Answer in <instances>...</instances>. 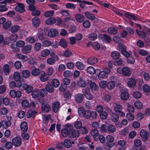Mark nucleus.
I'll return each mask as SVG.
<instances>
[{"mask_svg":"<svg viewBox=\"0 0 150 150\" xmlns=\"http://www.w3.org/2000/svg\"><path fill=\"white\" fill-rule=\"evenodd\" d=\"M73 128V127L70 125L67 124L65 128L63 129L62 131V134L64 137H66L69 133V131Z\"/></svg>","mask_w":150,"mask_h":150,"instance_id":"nucleus-1","label":"nucleus"},{"mask_svg":"<svg viewBox=\"0 0 150 150\" xmlns=\"http://www.w3.org/2000/svg\"><path fill=\"white\" fill-rule=\"evenodd\" d=\"M140 136L143 138V141L145 142L149 136V133L145 130L142 129L140 131Z\"/></svg>","mask_w":150,"mask_h":150,"instance_id":"nucleus-2","label":"nucleus"},{"mask_svg":"<svg viewBox=\"0 0 150 150\" xmlns=\"http://www.w3.org/2000/svg\"><path fill=\"white\" fill-rule=\"evenodd\" d=\"M21 86L23 88V90H25L26 92L28 93H30L33 89V87L31 85L26 83L21 84Z\"/></svg>","mask_w":150,"mask_h":150,"instance_id":"nucleus-3","label":"nucleus"},{"mask_svg":"<svg viewBox=\"0 0 150 150\" xmlns=\"http://www.w3.org/2000/svg\"><path fill=\"white\" fill-rule=\"evenodd\" d=\"M17 5L15 7V9L17 12L23 13L25 11L24 6L23 4L17 3Z\"/></svg>","mask_w":150,"mask_h":150,"instance_id":"nucleus-4","label":"nucleus"},{"mask_svg":"<svg viewBox=\"0 0 150 150\" xmlns=\"http://www.w3.org/2000/svg\"><path fill=\"white\" fill-rule=\"evenodd\" d=\"M12 142L15 146L18 147L20 146L21 144V140L20 137H16L12 139Z\"/></svg>","mask_w":150,"mask_h":150,"instance_id":"nucleus-5","label":"nucleus"},{"mask_svg":"<svg viewBox=\"0 0 150 150\" xmlns=\"http://www.w3.org/2000/svg\"><path fill=\"white\" fill-rule=\"evenodd\" d=\"M79 133L78 130H73L72 129L69 131V136L71 138L78 137L79 136Z\"/></svg>","mask_w":150,"mask_h":150,"instance_id":"nucleus-6","label":"nucleus"},{"mask_svg":"<svg viewBox=\"0 0 150 150\" xmlns=\"http://www.w3.org/2000/svg\"><path fill=\"white\" fill-rule=\"evenodd\" d=\"M50 110V106L46 103H42V104L41 110L43 112H47Z\"/></svg>","mask_w":150,"mask_h":150,"instance_id":"nucleus-7","label":"nucleus"},{"mask_svg":"<svg viewBox=\"0 0 150 150\" xmlns=\"http://www.w3.org/2000/svg\"><path fill=\"white\" fill-rule=\"evenodd\" d=\"M10 95L13 98L15 97L19 98L21 96V93L19 91H17L16 92L14 90H12L10 92Z\"/></svg>","mask_w":150,"mask_h":150,"instance_id":"nucleus-8","label":"nucleus"},{"mask_svg":"<svg viewBox=\"0 0 150 150\" xmlns=\"http://www.w3.org/2000/svg\"><path fill=\"white\" fill-rule=\"evenodd\" d=\"M58 34L57 30L54 28H51L49 30L48 33V35L50 37H55Z\"/></svg>","mask_w":150,"mask_h":150,"instance_id":"nucleus-9","label":"nucleus"},{"mask_svg":"<svg viewBox=\"0 0 150 150\" xmlns=\"http://www.w3.org/2000/svg\"><path fill=\"white\" fill-rule=\"evenodd\" d=\"M99 37L102 39L106 43H110L111 42V39L110 36L106 34L99 35Z\"/></svg>","mask_w":150,"mask_h":150,"instance_id":"nucleus-10","label":"nucleus"},{"mask_svg":"<svg viewBox=\"0 0 150 150\" xmlns=\"http://www.w3.org/2000/svg\"><path fill=\"white\" fill-rule=\"evenodd\" d=\"M91 134L93 136L95 141H98L99 140V132L98 131V130L96 129L92 130L91 132Z\"/></svg>","mask_w":150,"mask_h":150,"instance_id":"nucleus-11","label":"nucleus"},{"mask_svg":"<svg viewBox=\"0 0 150 150\" xmlns=\"http://www.w3.org/2000/svg\"><path fill=\"white\" fill-rule=\"evenodd\" d=\"M46 34L45 32L41 29L38 30V38L41 40L45 39L46 38Z\"/></svg>","mask_w":150,"mask_h":150,"instance_id":"nucleus-12","label":"nucleus"},{"mask_svg":"<svg viewBox=\"0 0 150 150\" xmlns=\"http://www.w3.org/2000/svg\"><path fill=\"white\" fill-rule=\"evenodd\" d=\"M74 144V141H72L69 139H66L64 141V145L65 147L68 148L71 147L72 144Z\"/></svg>","mask_w":150,"mask_h":150,"instance_id":"nucleus-13","label":"nucleus"},{"mask_svg":"<svg viewBox=\"0 0 150 150\" xmlns=\"http://www.w3.org/2000/svg\"><path fill=\"white\" fill-rule=\"evenodd\" d=\"M21 81H18L15 82L14 81H11L10 83V87L11 88L15 87H20L21 86Z\"/></svg>","mask_w":150,"mask_h":150,"instance_id":"nucleus-14","label":"nucleus"},{"mask_svg":"<svg viewBox=\"0 0 150 150\" xmlns=\"http://www.w3.org/2000/svg\"><path fill=\"white\" fill-rule=\"evenodd\" d=\"M122 74L125 76H128L131 74V71L129 68L127 67L122 68Z\"/></svg>","mask_w":150,"mask_h":150,"instance_id":"nucleus-15","label":"nucleus"},{"mask_svg":"<svg viewBox=\"0 0 150 150\" xmlns=\"http://www.w3.org/2000/svg\"><path fill=\"white\" fill-rule=\"evenodd\" d=\"M32 23L33 26L35 27H37L40 24V19L37 17H35L32 19Z\"/></svg>","mask_w":150,"mask_h":150,"instance_id":"nucleus-16","label":"nucleus"},{"mask_svg":"<svg viewBox=\"0 0 150 150\" xmlns=\"http://www.w3.org/2000/svg\"><path fill=\"white\" fill-rule=\"evenodd\" d=\"M32 46L30 45H26L22 49V52L24 53H29L30 52Z\"/></svg>","mask_w":150,"mask_h":150,"instance_id":"nucleus-17","label":"nucleus"},{"mask_svg":"<svg viewBox=\"0 0 150 150\" xmlns=\"http://www.w3.org/2000/svg\"><path fill=\"white\" fill-rule=\"evenodd\" d=\"M83 98V96L82 93H79L76 94L75 97V100L77 103H80L82 102Z\"/></svg>","mask_w":150,"mask_h":150,"instance_id":"nucleus-18","label":"nucleus"},{"mask_svg":"<svg viewBox=\"0 0 150 150\" xmlns=\"http://www.w3.org/2000/svg\"><path fill=\"white\" fill-rule=\"evenodd\" d=\"M97 62V58L94 57H90L87 60L88 63L91 65H94Z\"/></svg>","mask_w":150,"mask_h":150,"instance_id":"nucleus-19","label":"nucleus"},{"mask_svg":"<svg viewBox=\"0 0 150 150\" xmlns=\"http://www.w3.org/2000/svg\"><path fill=\"white\" fill-rule=\"evenodd\" d=\"M127 84L129 87L132 88L136 85V81L134 78H131L129 79Z\"/></svg>","mask_w":150,"mask_h":150,"instance_id":"nucleus-20","label":"nucleus"},{"mask_svg":"<svg viewBox=\"0 0 150 150\" xmlns=\"http://www.w3.org/2000/svg\"><path fill=\"white\" fill-rule=\"evenodd\" d=\"M129 97V94L126 91L122 92L121 94V98L123 100H127Z\"/></svg>","mask_w":150,"mask_h":150,"instance_id":"nucleus-21","label":"nucleus"},{"mask_svg":"<svg viewBox=\"0 0 150 150\" xmlns=\"http://www.w3.org/2000/svg\"><path fill=\"white\" fill-rule=\"evenodd\" d=\"M20 127L21 129L23 132H26L28 129L27 123L25 122H22L21 124Z\"/></svg>","mask_w":150,"mask_h":150,"instance_id":"nucleus-22","label":"nucleus"},{"mask_svg":"<svg viewBox=\"0 0 150 150\" xmlns=\"http://www.w3.org/2000/svg\"><path fill=\"white\" fill-rule=\"evenodd\" d=\"M85 15L88 19L91 20H93L96 18L94 14L89 11L85 12Z\"/></svg>","mask_w":150,"mask_h":150,"instance_id":"nucleus-23","label":"nucleus"},{"mask_svg":"<svg viewBox=\"0 0 150 150\" xmlns=\"http://www.w3.org/2000/svg\"><path fill=\"white\" fill-rule=\"evenodd\" d=\"M40 80L43 82L46 81L47 79V77L46 75L45 72L43 71H41L40 73Z\"/></svg>","mask_w":150,"mask_h":150,"instance_id":"nucleus-24","label":"nucleus"},{"mask_svg":"<svg viewBox=\"0 0 150 150\" xmlns=\"http://www.w3.org/2000/svg\"><path fill=\"white\" fill-rule=\"evenodd\" d=\"M116 127L113 125H109L107 127V129L108 132L110 133H113L116 131Z\"/></svg>","mask_w":150,"mask_h":150,"instance_id":"nucleus-25","label":"nucleus"},{"mask_svg":"<svg viewBox=\"0 0 150 150\" xmlns=\"http://www.w3.org/2000/svg\"><path fill=\"white\" fill-rule=\"evenodd\" d=\"M56 22V19L54 17H52L48 18L45 21V23L47 25H52L54 24Z\"/></svg>","mask_w":150,"mask_h":150,"instance_id":"nucleus-26","label":"nucleus"},{"mask_svg":"<svg viewBox=\"0 0 150 150\" xmlns=\"http://www.w3.org/2000/svg\"><path fill=\"white\" fill-rule=\"evenodd\" d=\"M111 56L113 59H117L120 57V55L118 52L114 51L111 52Z\"/></svg>","mask_w":150,"mask_h":150,"instance_id":"nucleus-27","label":"nucleus"},{"mask_svg":"<svg viewBox=\"0 0 150 150\" xmlns=\"http://www.w3.org/2000/svg\"><path fill=\"white\" fill-rule=\"evenodd\" d=\"M31 73L33 76H38L40 74V71L39 69L34 68L32 70Z\"/></svg>","mask_w":150,"mask_h":150,"instance_id":"nucleus-28","label":"nucleus"},{"mask_svg":"<svg viewBox=\"0 0 150 150\" xmlns=\"http://www.w3.org/2000/svg\"><path fill=\"white\" fill-rule=\"evenodd\" d=\"M59 106L60 104L58 102H55L53 103L52 108L54 112H57Z\"/></svg>","mask_w":150,"mask_h":150,"instance_id":"nucleus-29","label":"nucleus"},{"mask_svg":"<svg viewBox=\"0 0 150 150\" xmlns=\"http://www.w3.org/2000/svg\"><path fill=\"white\" fill-rule=\"evenodd\" d=\"M50 51L49 50L45 49L41 51V55L42 57H45L50 54Z\"/></svg>","mask_w":150,"mask_h":150,"instance_id":"nucleus-30","label":"nucleus"},{"mask_svg":"<svg viewBox=\"0 0 150 150\" xmlns=\"http://www.w3.org/2000/svg\"><path fill=\"white\" fill-rule=\"evenodd\" d=\"M1 123L2 126L5 129L7 128L10 127L11 125V123L10 121L4 120L1 121Z\"/></svg>","mask_w":150,"mask_h":150,"instance_id":"nucleus-31","label":"nucleus"},{"mask_svg":"<svg viewBox=\"0 0 150 150\" xmlns=\"http://www.w3.org/2000/svg\"><path fill=\"white\" fill-rule=\"evenodd\" d=\"M125 16L129 19L135 20L138 19V18L137 17L134 15L130 13H126L125 14Z\"/></svg>","mask_w":150,"mask_h":150,"instance_id":"nucleus-32","label":"nucleus"},{"mask_svg":"<svg viewBox=\"0 0 150 150\" xmlns=\"http://www.w3.org/2000/svg\"><path fill=\"white\" fill-rule=\"evenodd\" d=\"M75 17L76 21L79 23L82 22L84 19L83 16L81 14H76Z\"/></svg>","mask_w":150,"mask_h":150,"instance_id":"nucleus-33","label":"nucleus"},{"mask_svg":"<svg viewBox=\"0 0 150 150\" xmlns=\"http://www.w3.org/2000/svg\"><path fill=\"white\" fill-rule=\"evenodd\" d=\"M22 74L24 78L27 79L29 77L30 74L28 70H25L22 71Z\"/></svg>","mask_w":150,"mask_h":150,"instance_id":"nucleus-34","label":"nucleus"},{"mask_svg":"<svg viewBox=\"0 0 150 150\" xmlns=\"http://www.w3.org/2000/svg\"><path fill=\"white\" fill-rule=\"evenodd\" d=\"M98 77L99 79L101 80L102 79L107 78V75L105 73L104 71H103L99 72Z\"/></svg>","mask_w":150,"mask_h":150,"instance_id":"nucleus-35","label":"nucleus"},{"mask_svg":"<svg viewBox=\"0 0 150 150\" xmlns=\"http://www.w3.org/2000/svg\"><path fill=\"white\" fill-rule=\"evenodd\" d=\"M136 32L137 35L141 38H144L146 36V33L145 32L141 30H138V29L136 30Z\"/></svg>","mask_w":150,"mask_h":150,"instance_id":"nucleus-36","label":"nucleus"},{"mask_svg":"<svg viewBox=\"0 0 150 150\" xmlns=\"http://www.w3.org/2000/svg\"><path fill=\"white\" fill-rule=\"evenodd\" d=\"M51 84L52 86L55 88L57 87L59 85V80L57 79H52Z\"/></svg>","mask_w":150,"mask_h":150,"instance_id":"nucleus-37","label":"nucleus"},{"mask_svg":"<svg viewBox=\"0 0 150 150\" xmlns=\"http://www.w3.org/2000/svg\"><path fill=\"white\" fill-rule=\"evenodd\" d=\"M86 111L84 108L82 107L79 108L78 110L79 115L81 117L84 116L86 114Z\"/></svg>","mask_w":150,"mask_h":150,"instance_id":"nucleus-38","label":"nucleus"},{"mask_svg":"<svg viewBox=\"0 0 150 150\" xmlns=\"http://www.w3.org/2000/svg\"><path fill=\"white\" fill-rule=\"evenodd\" d=\"M87 72L91 74H94L96 72L95 69L92 67L90 66L88 67L86 70Z\"/></svg>","mask_w":150,"mask_h":150,"instance_id":"nucleus-39","label":"nucleus"},{"mask_svg":"<svg viewBox=\"0 0 150 150\" xmlns=\"http://www.w3.org/2000/svg\"><path fill=\"white\" fill-rule=\"evenodd\" d=\"M119 119V116L116 113H112L111 115V120L114 122H117Z\"/></svg>","mask_w":150,"mask_h":150,"instance_id":"nucleus-40","label":"nucleus"},{"mask_svg":"<svg viewBox=\"0 0 150 150\" xmlns=\"http://www.w3.org/2000/svg\"><path fill=\"white\" fill-rule=\"evenodd\" d=\"M97 35L96 33H92L89 34L88 37L91 40L93 41L96 40L97 38Z\"/></svg>","mask_w":150,"mask_h":150,"instance_id":"nucleus-41","label":"nucleus"},{"mask_svg":"<svg viewBox=\"0 0 150 150\" xmlns=\"http://www.w3.org/2000/svg\"><path fill=\"white\" fill-rule=\"evenodd\" d=\"M76 65L77 68L80 70H83L85 67L83 63L80 62H76Z\"/></svg>","mask_w":150,"mask_h":150,"instance_id":"nucleus-42","label":"nucleus"},{"mask_svg":"<svg viewBox=\"0 0 150 150\" xmlns=\"http://www.w3.org/2000/svg\"><path fill=\"white\" fill-rule=\"evenodd\" d=\"M107 86L109 89L111 90L113 89L115 86V83L113 81H111L107 84Z\"/></svg>","mask_w":150,"mask_h":150,"instance_id":"nucleus-43","label":"nucleus"},{"mask_svg":"<svg viewBox=\"0 0 150 150\" xmlns=\"http://www.w3.org/2000/svg\"><path fill=\"white\" fill-rule=\"evenodd\" d=\"M20 26L18 25H15L12 26L11 28V31L12 33L17 32L20 30Z\"/></svg>","mask_w":150,"mask_h":150,"instance_id":"nucleus-44","label":"nucleus"},{"mask_svg":"<svg viewBox=\"0 0 150 150\" xmlns=\"http://www.w3.org/2000/svg\"><path fill=\"white\" fill-rule=\"evenodd\" d=\"M134 105L136 108L138 109H141L143 108V104L139 101H135Z\"/></svg>","mask_w":150,"mask_h":150,"instance_id":"nucleus-45","label":"nucleus"},{"mask_svg":"<svg viewBox=\"0 0 150 150\" xmlns=\"http://www.w3.org/2000/svg\"><path fill=\"white\" fill-rule=\"evenodd\" d=\"M3 70L4 72L7 75L9 74L10 71V69L9 68V65L7 64H5L3 67Z\"/></svg>","mask_w":150,"mask_h":150,"instance_id":"nucleus-46","label":"nucleus"},{"mask_svg":"<svg viewBox=\"0 0 150 150\" xmlns=\"http://www.w3.org/2000/svg\"><path fill=\"white\" fill-rule=\"evenodd\" d=\"M54 87L50 84H47L46 86V91L49 93H52L54 91Z\"/></svg>","mask_w":150,"mask_h":150,"instance_id":"nucleus-47","label":"nucleus"},{"mask_svg":"<svg viewBox=\"0 0 150 150\" xmlns=\"http://www.w3.org/2000/svg\"><path fill=\"white\" fill-rule=\"evenodd\" d=\"M78 85L81 87H84L86 86L85 81L81 78L79 79L77 82Z\"/></svg>","mask_w":150,"mask_h":150,"instance_id":"nucleus-48","label":"nucleus"},{"mask_svg":"<svg viewBox=\"0 0 150 150\" xmlns=\"http://www.w3.org/2000/svg\"><path fill=\"white\" fill-rule=\"evenodd\" d=\"M122 109V107L120 104H116L114 106V110L116 112H119Z\"/></svg>","mask_w":150,"mask_h":150,"instance_id":"nucleus-49","label":"nucleus"},{"mask_svg":"<svg viewBox=\"0 0 150 150\" xmlns=\"http://www.w3.org/2000/svg\"><path fill=\"white\" fill-rule=\"evenodd\" d=\"M59 45L63 48H65L67 45V41L64 39H61L59 42Z\"/></svg>","mask_w":150,"mask_h":150,"instance_id":"nucleus-50","label":"nucleus"},{"mask_svg":"<svg viewBox=\"0 0 150 150\" xmlns=\"http://www.w3.org/2000/svg\"><path fill=\"white\" fill-rule=\"evenodd\" d=\"M11 47L13 49V51L15 52H18L19 49L18 48L16 42H14L11 45Z\"/></svg>","mask_w":150,"mask_h":150,"instance_id":"nucleus-51","label":"nucleus"},{"mask_svg":"<svg viewBox=\"0 0 150 150\" xmlns=\"http://www.w3.org/2000/svg\"><path fill=\"white\" fill-rule=\"evenodd\" d=\"M13 145V144L12 142L11 143V142H8L5 144L4 147L6 149L9 150L12 147Z\"/></svg>","mask_w":150,"mask_h":150,"instance_id":"nucleus-52","label":"nucleus"},{"mask_svg":"<svg viewBox=\"0 0 150 150\" xmlns=\"http://www.w3.org/2000/svg\"><path fill=\"white\" fill-rule=\"evenodd\" d=\"M108 33L112 35L115 34L117 33V30L115 28L112 27L108 28Z\"/></svg>","mask_w":150,"mask_h":150,"instance_id":"nucleus-53","label":"nucleus"},{"mask_svg":"<svg viewBox=\"0 0 150 150\" xmlns=\"http://www.w3.org/2000/svg\"><path fill=\"white\" fill-rule=\"evenodd\" d=\"M16 56L18 59H21L25 61L27 59L26 56L23 55L18 53H16Z\"/></svg>","mask_w":150,"mask_h":150,"instance_id":"nucleus-54","label":"nucleus"},{"mask_svg":"<svg viewBox=\"0 0 150 150\" xmlns=\"http://www.w3.org/2000/svg\"><path fill=\"white\" fill-rule=\"evenodd\" d=\"M126 118L129 121H131L134 120V115L131 113H129L127 114Z\"/></svg>","mask_w":150,"mask_h":150,"instance_id":"nucleus-55","label":"nucleus"},{"mask_svg":"<svg viewBox=\"0 0 150 150\" xmlns=\"http://www.w3.org/2000/svg\"><path fill=\"white\" fill-rule=\"evenodd\" d=\"M133 96L136 98H139L142 97V93L139 91H135L133 93Z\"/></svg>","mask_w":150,"mask_h":150,"instance_id":"nucleus-56","label":"nucleus"},{"mask_svg":"<svg viewBox=\"0 0 150 150\" xmlns=\"http://www.w3.org/2000/svg\"><path fill=\"white\" fill-rule=\"evenodd\" d=\"M91 88L93 90H97L98 89V86L96 83L94 82H92L90 85Z\"/></svg>","mask_w":150,"mask_h":150,"instance_id":"nucleus-57","label":"nucleus"},{"mask_svg":"<svg viewBox=\"0 0 150 150\" xmlns=\"http://www.w3.org/2000/svg\"><path fill=\"white\" fill-rule=\"evenodd\" d=\"M54 12L53 11H47L44 13V15L46 17H51L53 16Z\"/></svg>","mask_w":150,"mask_h":150,"instance_id":"nucleus-58","label":"nucleus"},{"mask_svg":"<svg viewBox=\"0 0 150 150\" xmlns=\"http://www.w3.org/2000/svg\"><path fill=\"white\" fill-rule=\"evenodd\" d=\"M36 112L35 111L30 110L27 113V116L28 118H30L34 117L36 114Z\"/></svg>","mask_w":150,"mask_h":150,"instance_id":"nucleus-59","label":"nucleus"},{"mask_svg":"<svg viewBox=\"0 0 150 150\" xmlns=\"http://www.w3.org/2000/svg\"><path fill=\"white\" fill-rule=\"evenodd\" d=\"M39 91L37 89H35L32 93L31 95L33 98H36L39 96Z\"/></svg>","mask_w":150,"mask_h":150,"instance_id":"nucleus-60","label":"nucleus"},{"mask_svg":"<svg viewBox=\"0 0 150 150\" xmlns=\"http://www.w3.org/2000/svg\"><path fill=\"white\" fill-rule=\"evenodd\" d=\"M117 49L119 51L122 52V50H126V47L123 44H119L117 46Z\"/></svg>","mask_w":150,"mask_h":150,"instance_id":"nucleus-61","label":"nucleus"},{"mask_svg":"<svg viewBox=\"0 0 150 150\" xmlns=\"http://www.w3.org/2000/svg\"><path fill=\"white\" fill-rule=\"evenodd\" d=\"M42 44L43 46L48 47L52 45V43L50 41L45 40L42 42Z\"/></svg>","mask_w":150,"mask_h":150,"instance_id":"nucleus-62","label":"nucleus"},{"mask_svg":"<svg viewBox=\"0 0 150 150\" xmlns=\"http://www.w3.org/2000/svg\"><path fill=\"white\" fill-rule=\"evenodd\" d=\"M20 75L19 73L16 71L13 74V78L16 81H18L20 79Z\"/></svg>","mask_w":150,"mask_h":150,"instance_id":"nucleus-63","label":"nucleus"},{"mask_svg":"<svg viewBox=\"0 0 150 150\" xmlns=\"http://www.w3.org/2000/svg\"><path fill=\"white\" fill-rule=\"evenodd\" d=\"M143 89L145 92L149 93L150 92V87L147 84H144L143 86Z\"/></svg>","mask_w":150,"mask_h":150,"instance_id":"nucleus-64","label":"nucleus"}]
</instances>
